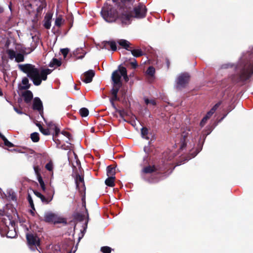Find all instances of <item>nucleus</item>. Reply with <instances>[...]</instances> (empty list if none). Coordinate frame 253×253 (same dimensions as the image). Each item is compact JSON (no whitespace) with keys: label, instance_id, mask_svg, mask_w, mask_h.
Listing matches in <instances>:
<instances>
[{"label":"nucleus","instance_id":"774afa93","mask_svg":"<svg viewBox=\"0 0 253 253\" xmlns=\"http://www.w3.org/2000/svg\"><path fill=\"white\" fill-rule=\"evenodd\" d=\"M3 12V8L0 6V13Z\"/></svg>","mask_w":253,"mask_h":253},{"label":"nucleus","instance_id":"cd10ccee","mask_svg":"<svg viewBox=\"0 0 253 253\" xmlns=\"http://www.w3.org/2000/svg\"><path fill=\"white\" fill-rule=\"evenodd\" d=\"M148 128L146 127H143L141 129V134L142 137L144 139L149 140V137L148 136Z\"/></svg>","mask_w":253,"mask_h":253},{"label":"nucleus","instance_id":"c9c22d12","mask_svg":"<svg viewBox=\"0 0 253 253\" xmlns=\"http://www.w3.org/2000/svg\"><path fill=\"white\" fill-rule=\"evenodd\" d=\"M38 180L40 184L42 189V191H45V185L44 182L42 178V176H37Z\"/></svg>","mask_w":253,"mask_h":253},{"label":"nucleus","instance_id":"c03bdc74","mask_svg":"<svg viewBox=\"0 0 253 253\" xmlns=\"http://www.w3.org/2000/svg\"><path fill=\"white\" fill-rule=\"evenodd\" d=\"M130 64L131 66H132V68L133 69H136L138 66V63H137L136 59L134 58L133 59V61L131 62L130 63Z\"/></svg>","mask_w":253,"mask_h":253},{"label":"nucleus","instance_id":"5701e85b","mask_svg":"<svg viewBox=\"0 0 253 253\" xmlns=\"http://www.w3.org/2000/svg\"><path fill=\"white\" fill-rule=\"evenodd\" d=\"M82 206H83V207L84 208L85 211V213L86 214V220L84 223V231H85L86 230V228L87 227V223H88V220H89V214H88L87 209L86 207V202H84L82 203Z\"/></svg>","mask_w":253,"mask_h":253},{"label":"nucleus","instance_id":"7ed1b4c3","mask_svg":"<svg viewBox=\"0 0 253 253\" xmlns=\"http://www.w3.org/2000/svg\"><path fill=\"white\" fill-rule=\"evenodd\" d=\"M43 220L45 222L53 223L54 224L58 223H63L64 225L67 224L66 218L59 217L57 214L51 212H45Z\"/></svg>","mask_w":253,"mask_h":253},{"label":"nucleus","instance_id":"de8ad7c7","mask_svg":"<svg viewBox=\"0 0 253 253\" xmlns=\"http://www.w3.org/2000/svg\"><path fill=\"white\" fill-rule=\"evenodd\" d=\"M34 169L37 176H41V174L40 172V169L39 166H34Z\"/></svg>","mask_w":253,"mask_h":253},{"label":"nucleus","instance_id":"680f3d73","mask_svg":"<svg viewBox=\"0 0 253 253\" xmlns=\"http://www.w3.org/2000/svg\"><path fill=\"white\" fill-rule=\"evenodd\" d=\"M58 135H57L56 137V139H55V134L53 135V140L55 141V143H60L59 142V140H58V139L57 138V137H58Z\"/></svg>","mask_w":253,"mask_h":253},{"label":"nucleus","instance_id":"864d4df0","mask_svg":"<svg viewBox=\"0 0 253 253\" xmlns=\"http://www.w3.org/2000/svg\"><path fill=\"white\" fill-rule=\"evenodd\" d=\"M8 197L12 201L16 200V196L14 192H12L11 194L9 193V195L8 196Z\"/></svg>","mask_w":253,"mask_h":253},{"label":"nucleus","instance_id":"79ce46f5","mask_svg":"<svg viewBox=\"0 0 253 253\" xmlns=\"http://www.w3.org/2000/svg\"><path fill=\"white\" fill-rule=\"evenodd\" d=\"M40 126L41 127H40V130L42 134H43L44 135H46L50 134V132H49V129L43 128L42 126Z\"/></svg>","mask_w":253,"mask_h":253},{"label":"nucleus","instance_id":"6e6552de","mask_svg":"<svg viewBox=\"0 0 253 253\" xmlns=\"http://www.w3.org/2000/svg\"><path fill=\"white\" fill-rule=\"evenodd\" d=\"M163 170L161 169V168L158 166L155 165H149L144 167L142 169V172L145 174L152 173L154 172H157L158 174L162 173Z\"/></svg>","mask_w":253,"mask_h":253},{"label":"nucleus","instance_id":"2eb2a0df","mask_svg":"<svg viewBox=\"0 0 253 253\" xmlns=\"http://www.w3.org/2000/svg\"><path fill=\"white\" fill-rule=\"evenodd\" d=\"M52 18V15L47 13L44 17L43 26L46 29H49L51 26V20Z\"/></svg>","mask_w":253,"mask_h":253},{"label":"nucleus","instance_id":"4d7b16f0","mask_svg":"<svg viewBox=\"0 0 253 253\" xmlns=\"http://www.w3.org/2000/svg\"><path fill=\"white\" fill-rule=\"evenodd\" d=\"M221 102H218L216 104H215L213 107L211 108V110L213 111V112H215V111L217 109V108L219 107V106L220 105Z\"/></svg>","mask_w":253,"mask_h":253},{"label":"nucleus","instance_id":"0e129e2a","mask_svg":"<svg viewBox=\"0 0 253 253\" xmlns=\"http://www.w3.org/2000/svg\"><path fill=\"white\" fill-rule=\"evenodd\" d=\"M150 100H149L148 98L145 99V102L146 104H148L149 103H150Z\"/></svg>","mask_w":253,"mask_h":253},{"label":"nucleus","instance_id":"c85d7f7f","mask_svg":"<svg viewBox=\"0 0 253 253\" xmlns=\"http://www.w3.org/2000/svg\"><path fill=\"white\" fill-rule=\"evenodd\" d=\"M6 53L11 60L13 59L16 57V52L13 49H8L6 50Z\"/></svg>","mask_w":253,"mask_h":253},{"label":"nucleus","instance_id":"0eeeda50","mask_svg":"<svg viewBox=\"0 0 253 253\" xmlns=\"http://www.w3.org/2000/svg\"><path fill=\"white\" fill-rule=\"evenodd\" d=\"M33 109L34 110H37L39 112L41 116L44 119L46 122L44 118H43V107L42 103L40 98L36 97L34 98L33 103Z\"/></svg>","mask_w":253,"mask_h":253},{"label":"nucleus","instance_id":"3c124183","mask_svg":"<svg viewBox=\"0 0 253 253\" xmlns=\"http://www.w3.org/2000/svg\"><path fill=\"white\" fill-rule=\"evenodd\" d=\"M112 97L110 99V101H119L120 98L118 96V94H112Z\"/></svg>","mask_w":253,"mask_h":253},{"label":"nucleus","instance_id":"bf43d9fd","mask_svg":"<svg viewBox=\"0 0 253 253\" xmlns=\"http://www.w3.org/2000/svg\"><path fill=\"white\" fill-rule=\"evenodd\" d=\"M14 110L18 114H22V112L21 111V109H19L15 107H14Z\"/></svg>","mask_w":253,"mask_h":253},{"label":"nucleus","instance_id":"1a4fd4ad","mask_svg":"<svg viewBox=\"0 0 253 253\" xmlns=\"http://www.w3.org/2000/svg\"><path fill=\"white\" fill-rule=\"evenodd\" d=\"M122 75L120 73V66L118 67V69L114 71L111 76V79L113 82V84H123L121 81Z\"/></svg>","mask_w":253,"mask_h":253},{"label":"nucleus","instance_id":"49530a36","mask_svg":"<svg viewBox=\"0 0 253 253\" xmlns=\"http://www.w3.org/2000/svg\"><path fill=\"white\" fill-rule=\"evenodd\" d=\"M61 133L66 137H67L69 139V140H70L71 139L72 135L69 132L63 130L61 132Z\"/></svg>","mask_w":253,"mask_h":253},{"label":"nucleus","instance_id":"6ab92c4d","mask_svg":"<svg viewBox=\"0 0 253 253\" xmlns=\"http://www.w3.org/2000/svg\"><path fill=\"white\" fill-rule=\"evenodd\" d=\"M48 126L50 129H54L55 133V139H56V137L58 135L60 132L59 128L56 126V125L52 122H50L47 124Z\"/></svg>","mask_w":253,"mask_h":253},{"label":"nucleus","instance_id":"412c9836","mask_svg":"<svg viewBox=\"0 0 253 253\" xmlns=\"http://www.w3.org/2000/svg\"><path fill=\"white\" fill-rule=\"evenodd\" d=\"M187 137V133L183 132V133L181 135V138L180 139V143H181L180 149H183L184 148H185V147L186 146V144H187V142H186Z\"/></svg>","mask_w":253,"mask_h":253},{"label":"nucleus","instance_id":"72a5a7b5","mask_svg":"<svg viewBox=\"0 0 253 253\" xmlns=\"http://www.w3.org/2000/svg\"><path fill=\"white\" fill-rule=\"evenodd\" d=\"M147 75L151 77H153L155 73V69L153 66H150L148 67L146 71Z\"/></svg>","mask_w":253,"mask_h":253},{"label":"nucleus","instance_id":"8fccbe9b","mask_svg":"<svg viewBox=\"0 0 253 253\" xmlns=\"http://www.w3.org/2000/svg\"><path fill=\"white\" fill-rule=\"evenodd\" d=\"M144 151L146 154L149 155L151 152V149L150 146L148 145L144 147Z\"/></svg>","mask_w":253,"mask_h":253},{"label":"nucleus","instance_id":"b1692460","mask_svg":"<svg viewBox=\"0 0 253 253\" xmlns=\"http://www.w3.org/2000/svg\"><path fill=\"white\" fill-rule=\"evenodd\" d=\"M74 219L78 221H83L85 215L80 212H75L73 214Z\"/></svg>","mask_w":253,"mask_h":253},{"label":"nucleus","instance_id":"a19ab883","mask_svg":"<svg viewBox=\"0 0 253 253\" xmlns=\"http://www.w3.org/2000/svg\"><path fill=\"white\" fill-rule=\"evenodd\" d=\"M111 248L108 246L102 247L101 248V251L103 253H111Z\"/></svg>","mask_w":253,"mask_h":253},{"label":"nucleus","instance_id":"9b49d317","mask_svg":"<svg viewBox=\"0 0 253 253\" xmlns=\"http://www.w3.org/2000/svg\"><path fill=\"white\" fill-rule=\"evenodd\" d=\"M94 75L95 72L92 70H89L85 72L81 76V80L85 83H89L92 82V78Z\"/></svg>","mask_w":253,"mask_h":253},{"label":"nucleus","instance_id":"4468645a","mask_svg":"<svg viewBox=\"0 0 253 253\" xmlns=\"http://www.w3.org/2000/svg\"><path fill=\"white\" fill-rule=\"evenodd\" d=\"M22 96L24 97L25 102L27 104L30 103L33 98L32 91L29 90L24 92L22 94Z\"/></svg>","mask_w":253,"mask_h":253},{"label":"nucleus","instance_id":"4be33fe9","mask_svg":"<svg viewBox=\"0 0 253 253\" xmlns=\"http://www.w3.org/2000/svg\"><path fill=\"white\" fill-rule=\"evenodd\" d=\"M116 173L115 168L110 165L107 168V175L108 176H115Z\"/></svg>","mask_w":253,"mask_h":253},{"label":"nucleus","instance_id":"f3484780","mask_svg":"<svg viewBox=\"0 0 253 253\" xmlns=\"http://www.w3.org/2000/svg\"><path fill=\"white\" fill-rule=\"evenodd\" d=\"M131 49L130 51L132 55L135 57H139L144 54L143 51L140 48L134 49L132 46Z\"/></svg>","mask_w":253,"mask_h":253},{"label":"nucleus","instance_id":"f8f14e48","mask_svg":"<svg viewBox=\"0 0 253 253\" xmlns=\"http://www.w3.org/2000/svg\"><path fill=\"white\" fill-rule=\"evenodd\" d=\"M43 192L45 194L44 196L45 197V199L48 204L53 199L54 194V190L51 188L46 189L45 187V191H43Z\"/></svg>","mask_w":253,"mask_h":253},{"label":"nucleus","instance_id":"473e14b6","mask_svg":"<svg viewBox=\"0 0 253 253\" xmlns=\"http://www.w3.org/2000/svg\"><path fill=\"white\" fill-rule=\"evenodd\" d=\"M15 61L17 63L21 62L24 61V56L22 53H17L16 54Z\"/></svg>","mask_w":253,"mask_h":253},{"label":"nucleus","instance_id":"c756f323","mask_svg":"<svg viewBox=\"0 0 253 253\" xmlns=\"http://www.w3.org/2000/svg\"><path fill=\"white\" fill-rule=\"evenodd\" d=\"M113 87L111 89V93L112 94H118L120 88L121 87L123 84H113Z\"/></svg>","mask_w":253,"mask_h":253},{"label":"nucleus","instance_id":"4c0bfd02","mask_svg":"<svg viewBox=\"0 0 253 253\" xmlns=\"http://www.w3.org/2000/svg\"><path fill=\"white\" fill-rule=\"evenodd\" d=\"M116 112H118L121 118L123 119L125 116H127V113L124 109H118Z\"/></svg>","mask_w":253,"mask_h":253},{"label":"nucleus","instance_id":"bb28decb","mask_svg":"<svg viewBox=\"0 0 253 253\" xmlns=\"http://www.w3.org/2000/svg\"><path fill=\"white\" fill-rule=\"evenodd\" d=\"M33 192H34V194L37 197H38L39 198H40V199L41 200L42 202L43 203L45 204H47V201H46V200L45 199V197L44 196V195H42L40 192H38V191H37L36 190H34Z\"/></svg>","mask_w":253,"mask_h":253},{"label":"nucleus","instance_id":"a18cd8bd","mask_svg":"<svg viewBox=\"0 0 253 253\" xmlns=\"http://www.w3.org/2000/svg\"><path fill=\"white\" fill-rule=\"evenodd\" d=\"M45 167L47 170L49 171L52 170L53 169V165L52 163L51 162L48 163L47 164H46Z\"/></svg>","mask_w":253,"mask_h":253},{"label":"nucleus","instance_id":"2f4dec72","mask_svg":"<svg viewBox=\"0 0 253 253\" xmlns=\"http://www.w3.org/2000/svg\"><path fill=\"white\" fill-rule=\"evenodd\" d=\"M31 138L34 142H37L40 140L39 134L38 132H33L31 134Z\"/></svg>","mask_w":253,"mask_h":253},{"label":"nucleus","instance_id":"423d86ee","mask_svg":"<svg viewBox=\"0 0 253 253\" xmlns=\"http://www.w3.org/2000/svg\"><path fill=\"white\" fill-rule=\"evenodd\" d=\"M26 239L28 246L33 251H35L37 247L40 246V240L37 235L27 234Z\"/></svg>","mask_w":253,"mask_h":253},{"label":"nucleus","instance_id":"09e8293b","mask_svg":"<svg viewBox=\"0 0 253 253\" xmlns=\"http://www.w3.org/2000/svg\"><path fill=\"white\" fill-rule=\"evenodd\" d=\"M67 20L69 21L70 22V28L72 27V25H73V21H74V18H73V16L72 15H69L67 17Z\"/></svg>","mask_w":253,"mask_h":253},{"label":"nucleus","instance_id":"dca6fc26","mask_svg":"<svg viewBox=\"0 0 253 253\" xmlns=\"http://www.w3.org/2000/svg\"><path fill=\"white\" fill-rule=\"evenodd\" d=\"M203 142L201 143L199 142L197 148L194 149H192L190 151V155L192 156V158L195 157L202 149Z\"/></svg>","mask_w":253,"mask_h":253},{"label":"nucleus","instance_id":"e2e57ef3","mask_svg":"<svg viewBox=\"0 0 253 253\" xmlns=\"http://www.w3.org/2000/svg\"><path fill=\"white\" fill-rule=\"evenodd\" d=\"M150 103H151L153 105L155 106L156 105V102L155 100H150Z\"/></svg>","mask_w":253,"mask_h":253},{"label":"nucleus","instance_id":"a211bd4d","mask_svg":"<svg viewBox=\"0 0 253 253\" xmlns=\"http://www.w3.org/2000/svg\"><path fill=\"white\" fill-rule=\"evenodd\" d=\"M120 73L122 75V77L124 78V79L126 82H127L129 80L127 74L126 69L120 65Z\"/></svg>","mask_w":253,"mask_h":253},{"label":"nucleus","instance_id":"aec40b11","mask_svg":"<svg viewBox=\"0 0 253 253\" xmlns=\"http://www.w3.org/2000/svg\"><path fill=\"white\" fill-rule=\"evenodd\" d=\"M115 176H108L105 180V183L106 185L109 187H114L115 186Z\"/></svg>","mask_w":253,"mask_h":253},{"label":"nucleus","instance_id":"13d9d810","mask_svg":"<svg viewBox=\"0 0 253 253\" xmlns=\"http://www.w3.org/2000/svg\"><path fill=\"white\" fill-rule=\"evenodd\" d=\"M221 102H218L216 104H215L213 107L211 108V110L213 111V112H215V111L217 109V108L219 107V106L220 105Z\"/></svg>","mask_w":253,"mask_h":253},{"label":"nucleus","instance_id":"20e7f679","mask_svg":"<svg viewBox=\"0 0 253 253\" xmlns=\"http://www.w3.org/2000/svg\"><path fill=\"white\" fill-rule=\"evenodd\" d=\"M190 79V76L187 73H183L178 76L176 80V88L181 90L186 87Z\"/></svg>","mask_w":253,"mask_h":253},{"label":"nucleus","instance_id":"6e6d98bb","mask_svg":"<svg viewBox=\"0 0 253 253\" xmlns=\"http://www.w3.org/2000/svg\"><path fill=\"white\" fill-rule=\"evenodd\" d=\"M214 113V112L211 109L207 113L206 116L209 119L211 117Z\"/></svg>","mask_w":253,"mask_h":253},{"label":"nucleus","instance_id":"f257e3e1","mask_svg":"<svg viewBox=\"0 0 253 253\" xmlns=\"http://www.w3.org/2000/svg\"><path fill=\"white\" fill-rule=\"evenodd\" d=\"M18 68L23 73L27 74V76L32 80L34 85H40L42 80L45 81L47 76L51 73L49 69H42L41 72L31 64H19Z\"/></svg>","mask_w":253,"mask_h":253},{"label":"nucleus","instance_id":"052dcab7","mask_svg":"<svg viewBox=\"0 0 253 253\" xmlns=\"http://www.w3.org/2000/svg\"><path fill=\"white\" fill-rule=\"evenodd\" d=\"M110 102L111 103L112 107L114 108V109L115 110V111L116 112L118 109L117 108V107L114 103V101H110Z\"/></svg>","mask_w":253,"mask_h":253},{"label":"nucleus","instance_id":"ddd939ff","mask_svg":"<svg viewBox=\"0 0 253 253\" xmlns=\"http://www.w3.org/2000/svg\"><path fill=\"white\" fill-rule=\"evenodd\" d=\"M117 42L120 46L126 50L130 51V50H131V48L132 47V44L128 41L124 39H121L119 40Z\"/></svg>","mask_w":253,"mask_h":253},{"label":"nucleus","instance_id":"58836bf2","mask_svg":"<svg viewBox=\"0 0 253 253\" xmlns=\"http://www.w3.org/2000/svg\"><path fill=\"white\" fill-rule=\"evenodd\" d=\"M62 18L61 17V16H59L58 17H57L55 20V25L58 27H60L62 24Z\"/></svg>","mask_w":253,"mask_h":253},{"label":"nucleus","instance_id":"ea45409f","mask_svg":"<svg viewBox=\"0 0 253 253\" xmlns=\"http://www.w3.org/2000/svg\"><path fill=\"white\" fill-rule=\"evenodd\" d=\"M27 200L29 202V203L30 206L31 208H32V209L34 211H35V206L34 204L33 199H32V197L31 196L30 194H28Z\"/></svg>","mask_w":253,"mask_h":253},{"label":"nucleus","instance_id":"37998d69","mask_svg":"<svg viewBox=\"0 0 253 253\" xmlns=\"http://www.w3.org/2000/svg\"><path fill=\"white\" fill-rule=\"evenodd\" d=\"M69 49L67 48H63L61 49V52L63 54L64 58H65L68 54Z\"/></svg>","mask_w":253,"mask_h":253},{"label":"nucleus","instance_id":"7c9ffc66","mask_svg":"<svg viewBox=\"0 0 253 253\" xmlns=\"http://www.w3.org/2000/svg\"><path fill=\"white\" fill-rule=\"evenodd\" d=\"M80 114L82 117H86L89 114V111L86 108H82L80 110Z\"/></svg>","mask_w":253,"mask_h":253},{"label":"nucleus","instance_id":"f03ea898","mask_svg":"<svg viewBox=\"0 0 253 253\" xmlns=\"http://www.w3.org/2000/svg\"><path fill=\"white\" fill-rule=\"evenodd\" d=\"M117 6L116 11H114L111 5L104 6L101 10V15L103 18L107 22H111L118 18L122 21V19L119 13V9L121 6L124 8V5L122 4L121 0H112Z\"/></svg>","mask_w":253,"mask_h":253},{"label":"nucleus","instance_id":"5fc2aeb1","mask_svg":"<svg viewBox=\"0 0 253 253\" xmlns=\"http://www.w3.org/2000/svg\"><path fill=\"white\" fill-rule=\"evenodd\" d=\"M106 42H108V41H103L102 42V44L103 45L102 48L109 49V43H106Z\"/></svg>","mask_w":253,"mask_h":253},{"label":"nucleus","instance_id":"338daca9","mask_svg":"<svg viewBox=\"0 0 253 253\" xmlns=\"http://www.w3.org/2000/svg\"><path fill=\"white\" fill-rule=\"evenodd\" d=\"M30 212H31V214H32V215H33V216L34 215L35 213H34V210H33L32 209V210H30Z\"/></svg>","mask_w":253,"mask_h":253},{"label":"nucleus","instance_id":"393cba45","mask_svg":"<svg viewBox=\"0 0 253 253\" xmlns=\"http://www.w3.org/2000/svg\"><path fill=\"white\" fill-rule=\"evenodd\" d=\"M22 83L24 86L21 87V89H28L30 87V84H29V80L27 77H24L22 80Z\"/></svg>","mask_w":253,"mask_h":253},{"label":"nucleus","instance_id":"603ef678","mask_svg":"<svg viewBox=\"0 0 253 253\" xmlns=\"http://www.w3.org/2000/svg\"><path fill=\"white\" fill-rule=\"evenodd\" d=\"M209 119L208 118V117H207L206 116L203 118V119L201 120V122H200V125L203 126H204L205 124L206 123L207 120H208Z\"/></svg>","mask_w":253,"mask_h":253},{"label":"nucleus","instance_id":"9d476101","mask_svg":"<svg viewBox=\"0 0 253 253\" xmlns=\"http://www.w3.org/2000/svg\"><path fill=\"white\" fill-rule=\"evenodd\" d=\"M75 182L77 188L80 191L85 190V185L84 176L80 175L78 173L76 174Z\"/></svg>","mask_w":253,"mask_h":253},{"label":"nucleus","instance_id":"e433bc0d","mask_svg":"<svg viewBox=\"0 0 253 253\" xmlns=\"http://www.w3.org/2000/svg\"><path fill=\"white\" fill-rule=\"evenodd\" d=\"M3 138H2V140L3 141V142H4V145L8 147H14V144L13 143H12L11 142H10V141H9L8 140V139L4 136V137H3Z\"/></svg>","mask_w":253,"mask_h":253},{"label":"nucleus","instance_id":"69168bd1","mask_svg":"<svg viewBox=\"0 0 253 253\" xmlns=\"http://www.w3.org/2000/svg\"><path fill=\"white\" fill-rule=\"evenodd\" d=\"M82 203L84 202H85V194H84L83 196H82Z\"/></svg>","mask_w":253,"mask_h":253},{"label":"nucleus","instance_id":"a878e982","mask_svg":"<svg viewBox=\"0 0 253 253\" xmlns=\"http://www.w3.org/2000/svg\"><path fill=\"white\" fill-rule=\"evenodd\" d=\"M61 60H58L57 58H53L52 61L50 62L49 66L50 67H53L54 66L59 67L61 65Z\"/></svg>","mask_w":253,"mask_h":253},{"label":"nucleus","instance_id":"f704fd0d","mask_svg":"<svg viewBox=\"0 0 253 253\" xmlns=\"http://www.w3.org/2000/svg\"><path fill=\"white\" fill-rule=\"evenodd\" d=\"M106 43H109L112 50L115 51L117 50L116 43L114 41H108V42H106Z\"/></svg>","mask_w":253,"mask_h":253},{"label":"nucleus","instance_id":"39448f33","mask_svg":"<svg viewBox=\"0 0 253 253\" xmlns=\"http://www.w3.org/2000/svg\"><path fill=\"white\" fill-rule=\"evenodd\" d=\"M35 6L36 7V9L37 13H40L43 8L46 7V3L45 0H35V1L33 4L28 3L27 4L25 3V5L26 9L28 11L29 13L32 11V10H30V8H33V9H35V8L34 7Z\"/></svg>","mask_w":253,"mask_h":253}]
</instances>
